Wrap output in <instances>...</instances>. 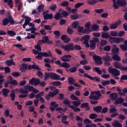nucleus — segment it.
<instances>
[{
  "mask_svg": "<svg viewBox=\"0 0 127 127\" xmlns=\"http://www.w3.org/2000/svg\"><path fill=\"white\" fill-rule=\"evenodd\" d=\"M62 48L64 49L65 51H68V52L70 50H77L78 51L82 50V47L80 45H75L72 43H70L65 45H62Z\"/></svg>",
  "mask_w": 127,
  "mask_h": 127,
  "instance_id": "1",
  "label": "nucleus"
},
{
  "mask_svg": "<svg viewBox=\"0 0 127 127\" xmlns=\"http://www.w3.org/2000/svg\"><path fill=\"white\" fill-rule=\"evenodd\" d=\"M2 21V25L3 26L7 25L9 23L11 25H13L16 23L14 19H13V17H12V16L9 13L7 14V17L4 18Z\"/></svg>",
  "mask_w": 127,
  "mask_h": 127,
  "instance_id": "2",
  "label": "nucleus"
},
{
  "mask_svg": "<svg viewBox=\"0 0 127 127\" xmlns=\"http://www.w3.org/2000/svg\"><path fill=\"white\" fill-rule=\"evenodd\" d=\"M125 40L124 38H118V37H113L110 36L109 38V41L112 44L114 43H120V42H123Z\"/></svg>",
  "mask_w": 127,
  "mask_h": 127,
  "instance_id": "3",
  "label": "nucleus"
},
{
  "mask_svg": "<svg viewBox=\"0 0 127 127\" xmlns=\"http://www.w3.org/2000/svg\"><path fill=\"white\" fill-rule=\"evenodd\" d=\"M108 71L110 74H111L112 76H120L121 75V71H120V70H118L117 68H109Z\"/></svg>",
  "mask_w": 127,
  "mask_h": 127,
  "instance_id": "4",
  "label": "nucleus"
},
{
  "mask_svg": "<svg viewBox=\"0 0 127 127\" xmlns=\"http://www.w3.org/2000/svg\"><path fill=\"white\" fill-rule=\"evenodd\" d=\"M93 58L96 65H101L103 64V62H102V57L100 56L97 55H93Z\"/></svg>",
  "mask_w": 127,
  "mask_h": 127,
  "instance_id": "5",
  "label": "nucleus"
},
{
  "mask_svg": "<svg viewBox=\"0 0 127 127\" xmlns=\"http://www.w3.org/2000/svg\"><path fill=\"white\" fill-rule=\"evenodd\" d=\"M84 77L85 78H88V79H89L90 80H91L92 81H95V80L96 82H100V78L99 77L97 76H95V77L91 76V75L88 74L87 73H84Z\"/></svg>",
  "mask_w": 127,
  "mask_h": 127,
  "instance_id": "6",
  "label": "nucleus"
},
{
  "mask_svg": "<svg viewBox=\"0 0 127 127\" xmlns=\"http://www.w3.org/2000/svg\"><path fill=\"white\" fill-rule=\"evenodd\" d=\"M50 78L52 80H60L61 76L60 75L57 74L55 73L50 72Z\"/></svg>",
  "mask_w": 127,
  "mask_h": 127,
  "instance_id": "7",
  "label": "nucleus"
},
{
  "mask_svg": "<svg viewBox=\"0 0 127 127\" xmlns=\"http://www.w3.org/2000/svg\"><path fill=\"white\" fill-rule=\"evenodd\" d=\"M81 42H83L84 41L83 43L84 44H86L87 43H89V40H90V35H85L82 37V38L80 39Z\"/></svg>",
  "mask_w": 127,
  "mask_h": 127,
  "instance_id": "8",
  "label": "nucleus"
},
{
  "mask_svg": "<svg viewBox=\"0 0 127 127\" xmlns=\"http://www.w3.org/2000/svg\"><path fill=\"white\" fill-rule=\"evenodd\" d=\"M72 57V56L71 55H64L62 58H60V60L63 61V62H70L71 61V59L68 58H71Z\"/></svg>",
  "mask_w": 127,
  "mask_h": 127,
  "instance_id": "9",
  "label": "nucleus"
},
{
  "mask_svg": "<svg viewBox=\"0 0 127 127\" xmlns=\"http://www.w3.org/2000/svg\"><path fill=\"white\" fill-rule=\"evenodd\" d=\"M61 39L63 40L64 43H68V42L71 40L70 37H68L67 35H63L61 37Z\"/></svg>",
  "mask_w": 127,
  "mask_h": 127,
  "instance_id": "10",
  "label": "nucleus"
},
{
  "mask_svg": "<svg viewBox=\"0 0 127 127\" xmlns=\"http://www.w3.org/2000/svg\"><path fill=\"white\" fill-rule=\"evenodd\" d=\"M117 3L119 6H126L127 5V1L126 0H118Z\"/></svg>",
  "mask_w": 127,
  "mask_h": 127,
  "instance_id": "11",
  "label": "nucleus"
},
{
  "mask_svg": "<svg viewBox=\"0 0 127 127\" xmlns=\"http://www.w3.org/2000/svg\"><path fill=\"white\" fill-rule=\"evenodd\" d=\"M41 54L43 57H52V53L50 51H48L47 52H41Z\"/></svg>",
  "mask_w": 127,
  "mask_h": 127,
  "instance_id": "12",
  "label": "nucleus"
},
{
  "mask_svg": "<svg viewBox=\"0 0 127 127\" xmlns=\"http://www.w3.org/2000/svg\"><path fill=\"white\" fill-rule=\"evenodd\" d=\"M54 18L56 19V20H60V19L63 18L62 13H61L60 12H57L55 14Z\"/></svg>",
  "mask_w": 127,
  "mask_h": 127,
  "instance_id": "13",
  "label": "nucleus"
},
{
  "mask_svg": "<svg viewBox=\"0 0 127 127\" xmlns=\"http://www.w3.org/2000/svg\"><path fill=\"white\" fill-rule=\"evenodd\" d=\"M37 9L38 10V12H37V14L39 15V14H40V12L44 10V4H40L37 8Z\"/></svg>",
  "mask_w": 127,
  "mask_h": 127,
  "instance_id": "14",
  "label": "nucleus"
},
{
  "mask_svg": "<svg viewBox=\"0 0 127 127\" xmlns=\"http://www.w3.org/2000/svg\"><path fill=\"white\" fill-rule=\"evenodd\" d=\"M81 109H83L86 108V111H90L91 110V108H90V106H89V103H84L81 104L80 106Z\"/></svg>",
  "mask_w": 127,
  "mask_h": 127,
  "instance_id": "15",
  "label": "nucleus"
},
{
  "mask_svg": "<svg viewBox=\"0 0 127 127\" xmlns=\"http://www.w3.org/2000/svg\"><path fill=\"white\" fill-rule=\"evenodd\" d=\"M59 93V89H56V90L54 92L50 91L49 93V95L50 97H52V98H54L56 95H58Z\"/></svg>",
  "mask_w": 127,
  "mask_h": 127,
  "instance_id": "16",
  "label": "nucleus"
},
{
  "mask_svg": "<svg viewBox=\"0 0 127 127\" xmlns=\"http://www.w3.org/2000/svg\"><path fill=\"white\" fill-rule=\"evenodd\" d=\"M102 59L104 61L106 62H110L112 61V58L110 56H109L108 54H106L105 56H103L102 57Z\"/></svg>",
  "mask_w": 127,
  "mask_h": 127,
  "instance_id": "17",
  "label": "nucleus"
},
{
  "mask_svg": "<svg viewBox=\"0 0 127 127\" xmlns=\"http://www.w3.org/2000/svg\"><path fill=\"white\" fill-rule=\"evenodd\" d=\"M9 97H10L11 98V101L12 102L14 101V100H15V92L12 90L9 94Z\"/></svg>",
  "mask_w": 127,
  "mask_h": 127,
  "instance_id": "18",
  "label": "nucleus"
},
{
  "mask_svg": "<svg viewBox=\"0 0 127 127\" xmlns=\"http://www.w3.org/2000/svg\"><path fill=\"white\" fill-rule=\"evenodd\" d=\"M28 70H32V69H35L36 70H40V68L38 65H36L35 64H33V65L29 64L28 67Z\"/></svg>",
  "mask_w": 127,
  "mask_h": 127,
  "instance_id": "19",
  "label": "nucleus"
},
{
  "mask_svg": "<svg viewBox=\"0 0 127 127\" xmlns=\"http://www.w3.org/2000/svg\"><path fill=\"white\" fill-rule=\"evenodd\" d=\"M102 110H103V107L101 106H98L93 108V111L96 112V113H102Z\"/></svg>",
  "mask_w": 127,
  "mask_h": 127,
  "instance_id": "20",
  "label": "nucleus"
},
{
  "mask_svg": "<svg viewBox=\"0 0 127 127\" xmlns=\"http://www.w3.org/2000/svg\"><path fill=\"white\" fill-rule=\"evenodd\" d=\"M9 89H7L6 88H3L2 90V93L4 97V98H6V97H8V93H9Z\"/></svg>",
  "mask_w": 127,
  "mask_h": 127,
  "instance_id": "21",
  "label": "nucleus"
},
{
  "mask_svg": "<svg viewBox=\"0 0 127 127\" xmlns=\"http://www.w3.org/2000/svg\"><path fill=\"white\" fill-rule=\"evenodd\" d=\"M53 18V14L52 13L48 14L47 13L44 16V19L47 20L48 19H52Z\"/></svg>",
  "mask_w": 127,
  "mask_h": 127,
  "instance_id": "22",
  "label": "nucleus"
},
{
  "mask_svg": "<svg viewBox=\"0 0 127 127\" xmlns=\"http://www.w3.org/2000/svg\"><path fill=\"white\" fill-rule=\"evenodd\" d=\"M101 37L102 38L105 39H108V38H109L110 37V34L108 32H101Z\"/></svg>",
  "mask_w": 127,
  "mask_h": 127,
  "instance_id": "23",
  "label": "nucleus"
},
{
  "mask_svg": "<svg viewBox=\"0 0 127 127\" xmlns=\"http://www.w3.org/2000/svg\"><path fill=\"white\" fill-rule=\"evenodd\" d=\"M5 63L7 64V66H11V65H15V63L13 62V59H11L5 61Z\"/></svg>",
  "mask_w": 127,
  "mask_h": 127,
  "instance_id": "24",
  "label": "nucleus"
},
{
  "mask_svg": "<svg viewBox=\"0 0 127 127\" xmlns=\"http://www.w3.org/2000/svg\"><path fill=\"white\" fill-rule=\"evenodd\" d=\"M124 102L125 100L124 99V98L120 97L119 99L116 100L115 104V105H119L120 104L122 105V104H123V103H124Z\"/></svg>",
  "mask_w": 127,
  "mask_h": 127,
  "instance_id": "25",
  "label": "nucleus"
},
{
  "mask_svg": "<svg viewBox=\"0 0 127 127\" xmlns=\"http://www.w3.org/2000/svg\"><path fill=\"white\" fill-rule=\"evenodd\" d=\"M114 127H123V125L118 120H116L114 123L112 124Z\"/></svg>",
  "mask_w": 127,
  "mask_h": 127,
  "instance_id": "26",
  "label": "nucleus"
},
{
  "mask_svg": "<svg viewBox=\"0 0 127 127\" xmlns=\"http://www.w3.org/2000/svg\"><path fill=\"white\" fill-rule=\"evenodd\" d=\"M109 97L111 98L113 101H115L117 100V98H118V93H112L110 95Z\"/></svg>",
  "mask_w": 127,
  "mask_h": 127,
  "instance_id": "27",
  "label": "nucleus"
},
{
  "mask_svg": "<svg viewBox=\"0 0 127 127\" xmlns=\"http://www.w3.org/2000/svg\"><path fill=\"white\" fill-rule=\"evenodd\" d=\"M75 82H76V80L74 78L72 77H68V83L69 85H73Z\"/></svg>",
  "mask_w": 127,
  "mask_h": 127,
  "instance_id": "28",
  "label": "nucleus"
},
{
  "mask_svg": "<svg viewBox=\"0 0 127 127\" xmlns=\"http://www.w3.org/2000/svg\"><path fill=\"white\" fill-rule=\"evenodd\" d=\"M7 35H9L10 37H14L16 35V33L12 30H7Z\"/></svg>",
  "mask_w": 127,
  "mask_h": 127,
  "instance_id": "29",
  "label": "nucleus"
},
{
  "mask_svg": "<svg viewBox=\"0 0 127 127\" xmlns=\"http://www.w3.org/2000/svg\"><path fill=\"white\" fill-rule=\"evenodd\" d=\"M48 40H49V38L48 36H44L43 37V40H39V42H43V43H47Z\"/></svg>",
  "mask_w": 127,
  "mask_h": 127,
  "instance_id": "30",
  "label": "nucleus"
},
{
  "mask_svg": "<svg viewBox=\"0 0 127 127\" xmlns=\"http://www.w3.org/2000/svg\"><path fill=\"white\" fill-rule=\"evenodd\" d=\"M112 59L114 61H121V57L118 54H114L112 57Z\"/></svg>",
  "mask_w": 127,
  "mask_h": 127,
  "instance_id": "31",
  "label": "nucleus"
},
{
  "mask_svg": "<svg viewBox=\"0 0 127 127\" xmlns=\"http://www.w3.org/2000/svg\"><path fill=\"white\" fill-rule=\"evenodd\" d=\"M87 3L91 5H94L98 2V0H88L86 1Z\"/></svg>",
  "mask_w": 127,
  "mask_h": 127,
  "instance_id": "32",
  "label": "nucleus"
},
{
  "mask_svg": "<svg viewBox=\"0 0 127 127\" xmlns=\"http://www.w3.org/2000/svg\"><path fill=\"white\" fill-rule=\"evenodd\" d=\"M79 25V22L78 21H74L71 24V27L74 29H76Z\"/></svg>",
  "mask_w": 127,
  "mask_h": 127,
  "instance_id": "33",
  "label": "nucleus"
},
{
  "mask_svg": "<svg viewBox=\"0 0 127 127\" xmlns=\"http://www.w3.org/2000/svg\"><path fill=\"white\" fill-rule=\"evenodd\" d=\"M69 108H70V109L73 110L74 113H77V112H80L81 111V109H80V108L78 107L75 108L72 105H69Z\"/></svg>",
  "mask_w": 127,
  "mask_h": 127,
  "instance_id": "34",
  "label": "nucleus"
},
{
  "mask_svg": "<svg viewBox=\"0 0 127 127\" xmlns=\"http://www.w3.org/2000/svg\"><path fill=\"white\" fill-rule=\"evenodd\" d=\"M61 67H63L64 68H66V69H68L69 67H70V64L66 62H64L61 65Z\"/></svg>",
  "mask_w": 127,
  "mask_h": 127,
  "instance_id": "35",
  "label": "nucleus"
},
{
  "mask_svg": "<svg viewBox=\"0 0 127 127\" xmlns=\"http://www.w3.org/2000/svg\"><path fill=\"white\" fill-rule=\"evenodd\" d=\"M114 67L117 69H119L120 66L122 65V63L121 62H116L114 63Z\"/></svg>",
  "mask_w": 127,
  "mask_h": 127,
  "instance_id": "36",
  "label": "nucleus"
},
{
  "mask_svg": "<svg viewBox=\"0 0 127 127\" xmlns=\"http://www.w3.org/2000/svg\"><path fill=\"white\" fill-rule=\"evenodd\" d=\"M62 83L60 81H53L51 85H53V86H55L56 87H58V86L61 85Z\"/></svg>",
  "mask_w": 127,
  "mask_h": 127,
  "instance_id": "37",
  "label": "nucleus"
},
{
  "mask_svg": "<svg viewBox=\"0 0 127 127\" xmlns=\"http://www.w3.org/2000/svg\"><path fill=\"white\" fill-rule=\"evenodd\" d=\"M91 29L93 31H99V25L97 24H94L92 27Z\"/></svg>",
  "mask_w": 127,
  "mask_h": 127,
  "instance_id": "38",
  "label": "nucleus"
},
{
  "mask_svg": "<svg viewBox=\"0 0 127 127\" xmlns=\"http://www.w3.org/2000/svg\"><path fill=\"white\" fill-rule=\"evenodd\" d=\"M71 103H73L75 107H79V106L81 105V101H80L79 99L77 101H73Z\"/></svg>",
  "mask_w": 127,
  "mask_h": 127,
  "instance_id": "39",
  "label": "nucleus"
},
{
  "mask_svg": "<svg viewBox=\"0 0 127 127\" xmlns=\"http://www.w3.org/2000/svg\"><path fill=\"white\" fill-rule=\"evenodd\" d=\"M70 17L71 19H73V20H76V19H78L79 18V14H74L71 15Z\"/></svg>",
  "mask_w": 127,
  "mask_h": 127,
  "instance_id": "40",
  "label": "nucleus"
},
{
  "mask_svg": "<svg viewBox=\"0 0 127 127\" xmlns=\"http://www.w3.org/2000/svg\"><path fill=\"white\" fill-rule=\"evenodd\" d=\"M34 48L39 52H41V47L40 46V45H39V43H37V45L35 46Z\"/></svg>",
  "mask_w": 127,
  "mask_h": 127,
  "instance_id": "41",
  "label": "nucleus"
},
{
  "mask_svg": "<svg viewBox=\"0 0 127 127\" xmlns=\"http://www.w3.org/2000/svg\"><path fill=\"white\" fill-rule=\"evenodd\" d=\"M22 66L23 67L21 69V72H24V71H26V70H27V68H28L27 64H22Z\"/></svg>",
  "mask_w": 127,
  "mask_h": 127,
  "instance_id": "42",
  "label": "nucleus"
},
{
  "mask_svg": "<svg viewBox=\"0 0 127 127\" xmlns=\"http://www.w3.org/2000/svg\"><path fill=\"white\" fill-rule=\"evenodd\" d=\"M49 77H50V73H48V72H46L45 73L44 80L45 81H47L48 80V79H49Z\"/></svg>",
  "mask_w": 127,
  "mask_h": 127,
  "instance_id": "43",
  "label": "nucleus"
},
{
  "mask_svg": "<svg viewBox=\"0 0 127 127\" xmlns=\"http://www.w3.org/2000/svg\"><path fill=\"white\" fill-rule=\"evenodd\" d=\"M111 36H113L114 37H116L118 36V32L117 31H111L110 32Z\"/></svg>",
  "mask_w": 127,
  "mask_h": 127,
  "instance_id": "44",
  "label": "nucleus"
},
{
  "mask_svg": "<svg viewBox=\"0 0 127 127\" xmlns=\"http://www.w3.org/2000/svg\"><path fill=\"white\" fill-rule=\"evenodd\" d=\"M70 73H75L77 71V67L76 66H72L69 69Z\"/></svg>",
  "mask_w": 127,
  "mask_h": 127,
  "instance_id": "45",
  "label": "nucleus"
},
{
  "mask_svg": "<svg viewBox=\"0 0 127 127\" xmlns=\"http://www.w3.org/2000/svg\"><path fill=\"white\" fill-rule=\"evenodd\" d=\"M89 42L90 43V48L91 49H95L96 48V43H94L92 40H90Z\"/></svg>",
  "mask_w": 127,
  "mask_h": 127,
  "instance_id": "46",
  "label": "nucleus"
},
{
  "mask_svg": "<svg viewBox=\"0 0 127 127\" xmlns=\"http://www.w3.org/2000/svg\"><path fill=\"white\" fill-rule=\"evenodd\" d=\"M94 70L95 72L98 73V75H102V70L100 69L99 67H94Z\"/></svg>",
  "mask_w": 127,
  "mask_h": 127,
  "instance_id": "47",
  "label": "nucleus"
},
{
  "mask_svg": "<svg viewBox=\"0 0 127 127\" xmlns=\"http://www.w3.org/2000/svg\"><path fill=\"white\" fill-rule=\"evenodd\" d=\"M97 118H98V115L96 114L92 113L89 116V119L91 120H95V119H97Z\"/></svg>",
  "mask_w": 127,
  "mask_h": 127,
  "instance_id": "48",
  "label": "nucleus"
},
{
  "mask_svg": "<svg viewBox=\"0 0 127 127\" xmlns=\"http://www.w3.org/2000/svg\"><path fill=\"white\" fill-rule=\"evenodd\" d=\"M67 32L68 33V34H70V35H72L74 32L73 31V29L70 27V26H68L67 28Z\"/></svg>",
  "mask_w": 127,
  "mask_h": 127,
  "instance_id": "49",
  "label": "nucleus"
},
{
  "mask_svg": "<svg viewBox=\"0 0 127 127\" xmlns=\"http://www.w3.org/2000/svg\"><path fill=\"white\" fill-rule=\"evenodd\" d=\"M11 75L13 77H19V76H20V73L19 72L13 71L12 72Z\"/></svg>",
  "mask_w": 127,
  "mask_h": 127,
  "instance_id": "50",
  "label": "nucleus"
},
{
  "mask_svg": "<svg viewBox=\"0 0 127 127\" xmlns=\"http://www.w3.org/2000/svg\"><path fill=\"white\" fill-rule=\"evenodd\" d=\"M41 52H40L38 56L35 57V59H37V60H42L43 57L42 56V54L41 55Z\"/></svg>",
  "mask_w": 127,
  "mask_h": 127,
  "instance_id": "51",
  "label": "nucleus"
},
{
  "mask_svg": "<svg viewBox=\"0 0 127 127\" xmlns=\"http://www.w3.org/2000/svg\"><path fill=\"white\" fill-rule=\"evenodd\" d=\"M70 98L71 100H72V101H78L79 100V98L73 94L71 95Z\"/></svg>",
  "mask_w": 127,
  "mask_h": 127,
  "instance_id": "52",
  "label": "nucleus"
},
{
  "mask_svg": "<svg viewBox=\"0 0 127 127\" xmlns=\"http://www.w3.org/2000/svg\"><path fill=\"white\" fill-rule=\"evenodd\" d=\"M91 32V29L90 28H85L83 30V33L85 34H89Z\"/></svg>",
  "mask_w": 127,
  "mask_h": 127,
  "instance_id": "53",
  "label": "nucleus"
},
{
  "mask_svg": "<svg viewBox=\"0 0 127 127\" xmlns=\"http://www.w3.org/2000/svg\"><path fill=\"white\" fill-rule=\"evenodd\" d=\"M82 5H84L83 2H78L75 4L74 7L75 8H79V7L82 6Z\"/></svg>",
  "mask_w": 127,
  "mask_h": 127,
  "instance_id": "54",
  "label": "nucleus"
},
{
  "mask_svg": "<svg viewBox=\"0 0 127 127\" xmlns=\"http://www.w3.org/2000/svg\"><path fill=\"white\" fill-rule=\"evenodd\" d=\"M120 47L122 50L123 51H127V46H125L124 44L120 45Z\"/></svg>",
  "mask_w": 127,
  "mask_h": 127,
  "instance_id": "55",
  "label": "nucleus"
},
{
  "mask_svg": "<svg viewBox=\"0 0 127 127\" xmlns=\"http://www.w3.org/2000/svg\"><path fill=\"white\" fill-rule=\"evenodd\" d=\"M77 31L79 33H82L84 31V27L79 26L77 28Z\"/></svg>",
  "mask_w": 127,
  "mask_h": 127,
  "instance_id": "56",
  "label": "nucleus"
},
{
  "mask_svg": "<svg viewBox=\"0 0 127 127\" xmlns=\"http://www.w3.org/2000/svg\"><path fill=\"white\" fill-rule=\"evenodd\" d=\"M108 44V41L105 40H101L100 42V45L101 46H105V45H107Z\"/></svg>",
  "mask_w": 127,
  "mask_h": 127,
  "instance_id": "57",
  "label": "nucleus"
},
{
  "mask_svg": "<svg viewBox=\"0 0 127 127\" xmlns=\"http://www.w3.org/2000/svg\"><path fill=\"white\" fill-rule=\"evenodd\" d=\"M101 84L102 86H104V87H105V86H108V85H110V80H105L103 81Z\"/></svg>",
  "mask_w": 127,
  "mask_h": 127,
  "instance_id": "58",
  "label": "nucleus"
},
{
  "mask_svg": "<svg viewBox=\"0 0 127 127\" xmlns=\"http://www.w3.org/2000/svg\"><path fill=\"white\" fill-rule=\"evenodd\" d=\"M111 49V46L110 45L105 46L103 48V50H104V51H108V52L110 51Z\"/></svg>",
  "mask_w": 127,
  "mask_h": 127,
  "instance_id": "59",
  "label": "nucleus"
},
{
  "mask_svg": "<svg viewBox=\"0 0 127 127\" xmlns=\"http://www.w3.org/2000/svg\"><path fill=\"white\" fill-rule=\"evenodd\" d=\"M8 5L10 8H12V7H13V1H12V0H9L8 1Z\"/></svg>",
  "mask_w": 127,
  "mask_h": 127,
  "instance_id": "60",
  "label": "nucleus"
},
{
  "mask_svg": "<svg viewBox=\"0 0 127 127\" xmlns=\"http://www.w3.org/2000/svg\"><path fill=\"white\" fill-rule=\"evenodd\" d=\"M125 33L124 31H120L119 33H118V36H119V37H122V36L125 35Z\"/></svg>",
  "mask_w": 127,
  "mask_h": 127,
  "instance_id": "61",
  "label": "nucleus"
},
{
  "mask_svg": "<svg viewBox=\"0 0 127 127\" xmlns=\"http://www.w3.org/2000/svg\"><path fill=\"white\" fill-rule=\"evenodd\" d=\"M54 34L57 37H60L61 34L60 31H59V30H56L54 32Z\"/></svg>",
  "mask_w": 127,
  "mask_h": 127,
  "instance_id": "62",
  "label": "nucleus"
},
{
  "mask_svg": "<svg viewBox=\"0 0 127 127\" xmlns=\"http://www.w3.org/2000/svg\"><path fill=\"white\" fill-rule=\"evenodd\" d=\"M120 79H121L120 82H123L122 80H127V74L123 75L122 76H121Z\"/></svg>",
  "mask_w": 127,
  "mask_h": 127,
  "instance_id": "63",
  "label": "nucleus"
},
{
  "mask_svg": "<svg viewBox=\"0 0 127 127\" xmlns=\"http://www.w3.org/2000/svg\"><path fill=\"white\" fill-rule=\"evenodd\" d=\"M118 69H120V70H121V71H127V67L124 66L123 65H122Z\"/></svg>",
  "mask_w": 127,
  "mask_h": 127,
  "instance_id": "64",
  "label": "nucleus"
}]
</instances>
